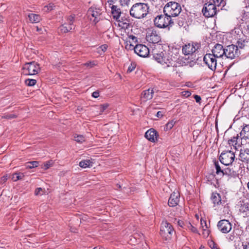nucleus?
I'll return each instance as SVG.
<instances>
[{"instance_id":"obj_1","label":"nucleus","mask_w":249,"mask_h":249,"mask_svg":"<svg viewBox=\"0 0 249 249\" xmlns=\"http://www.w3.org/2000/svg\"><path fill=\"white\" fill-rule=\"evenodd\" d=\"M149 7L144 3L139 2L134 4L130 9V15L133 18L141 19L146 16Z\"/></svg>"},{"instance_id":"obj_2","label":"nucleus","mask_w":249,"mask_h":249,"mask_svg":"<svg viewBox=\"0 0 249 249\" xmlns=\"http://www.w3.org/2000/svg\"><path fill=\"white\" fill-rule=\"evenodd\" d=\"M152 52L154 59L162 65H166L167 67H169L174 61L172 55L170 53H167L162 52L159 53L156 49H153Z\"/></svg>"},{"instance_id":"obj_3","label":"nucleus","mask_w":249,"mask_h":249,"mask_svg":"<svg viewBox=\"0 0 249 249\" xmlns=\"http://www.w3.org/2000/svg\"><path fill=\"white\" fill-rule=\"evenodd\" d=\"M181 11L180 5L175 1L167 2L164 7L163 12L164 14L170 18L178 16Z\"/></svg>"},{"instance_id":"obj_4","label":"nucleus","mask_w":249,"mask_h":249,"mask_svg":"<svg viewBox=\"0 0 249 249\" xmlns=\"http://www.w3.org/2000/svg\"><path fill=\"white\" fill-rule=\"evenodd\" d=\"M155 25L159 28H164L173 24L171 18L164 14L158 16L154 19Z\"/></svg>"},{"instance_id":"obj_5","label":"nucleus","mask_w":249,"mask_h":249,"mask_svg":"<svg viewBox=\"0 0 249 249\" xmlns=\"http://www.w3.org/2000/svg\"><path fill=\"white\" fill-rule=\"evenodd\" d=\"M233 150H227L222 152L219 160L220 162L225 165H229L232 163L235 158V155Z\"/></svg>"},{"instance_id":"obj_6","label":"nucleus","mask_w":249,"mask_h":249,"mask_svg":"<svg viewBox=\"0 0 249 249\" xmlns=\"http://www.w3.org/2000/svg\"><path fill=\"white\" fill-rule=\"evenodd\" d=\"M23 70L25 74L32 75L37 74L40 70V67L37 63L32 62L25 64Z\"/></svg>"},{"instance_id":"obj_7","label":"nucleus","mask_w":249,"mask_h":249,"mask_svg":"<svg viewBox=\"0 0 249 249\" xmlns=\"http://www.w3.org/2000/svg\"><path fill=\"white\" fill-rule=\"evenodd\" d=\"M200 48V44L197 42H191L185 44L182 47L183 53L185 55H190L196 53Z\"/></svg>"},{"instance_id":"obj_8","label":"nucleus","mask_w":249,"mask_h":249,"mask_svg":"<svg viewBox=\"0 0 249 249\" xmlns=\"http://www.w3.org/2000/svg\"><path fill=\"white\" fill-rule=\"evenodd\" d=\"M172 225L167 221H163L161 225L160 234L166 240L170 239L173 233Z\"/></svg>"},{"instance_id":"obj_9","label":"nucleus","mask_w":249,"mask_h":249,"mask_svg":"<svg viewBox=\"0 0 249 249\" xmlns=\"http://www.w3.org/2000/svg\"><path fill=\"white\" fill-rule=\"evenodd\" d=\"M216 58L212 53L206 54L203 58V61L208 68L213 71L216 70L217 60Z\"/></svg>"},{"instance_id":"obj_10","label":"nucleus","mask_w":249,"mask_h":249,"mask_svg":"<svg viewBox=\"0 0 249 249\" xmlns=\"http://www.w3.org/2000/svg\"><path fill=\"white\" fill-rule=\"evenodd\" d=\"M216 6L214 3H205L202 10L203 15L207 18L214 16L216 13Z\"/></svg>"},{"instance_id":"obj_11","label":"nucleus","mask_w":249,"mask_h":249,"mask_svg":"<svg viewBox=\"0 0 249 249\" xmlns=\"http://www.w3.org/2000/svg\"><path fill=\"white\" fill-rule=\"evenodd\" d=\"M227 58L232 59L238 55L237 46L234 45L227 46L225 48L224 54Z\"/></svg>"},{"instance_id":"obj_12","label":"nucleus","mask_w":249,"mask_h":249,"mask_svg":"<svg viewBox=\"0 0 249 249\" xmlns=\"http://www.w3.org/2000/svg\"><path fill=\"white\" fill-rule=\"evenodd\" d=\"M74 19V15H71L67 18V23L62 25L59 29L62 33H66L74 29V25L73 22Z\"/></svg>"},{"instance_id":"obj_13","label":"nucleus","mask_w":249,"mask_h":249,"mask_svg":"<svg viewBox=\"0 0 249 249\" xmlns=\"http://www.w3.org/2000/svg\"><path fill=\"white\" fill-rule=\"evenodd\" d=\"M146 39L149 43L156 44L160 40V37L157 31L149 30L147 32Z\"/></svg>"},{"instance_id":"obj_14","label":"nucleus","mask_w":249,"mask_h":249,"mask_svg":"<svg viewBox=\"0 0 249 249\" xmlns=\"http://www.w3.org/2000/svg\"><path fill=\"white\" fill-rule=\"evenodd\" d=\"M217 228L222 233H227L231 230V224L228 220H221L218 222Z\"/></svg>"},{"instance_id":"obj_15","label":"nucleus","mask_w":249,"mask_h":249,"mask_svg":"<svg viewBox=\"0 0 249 249\" xmlns=\"http://www.w3.org/2000/svg\"><path fill=\"white\" fill-rule=\"evenodd\" d=\"M133 49L136 53L143 57H146L149 53V49L142 44H136Z\"/></svg>"},{"instance_id":"obj_16","label":"nucleus","mask_w":249,"mask_h":249,"mask_svg":"<svg viewBox=\"0 0 249 249\" xmlns=\"http://www.w3.org/2000/svg\"><path fill=\"white\" fill-rule=\"evenodd\" d=\"M212 53L217 58H220L224 55L225 53V48L222 45L219 44H216L213 49L212 50Z\"/></svg>"},{"instance_id":"obj_17","label":"nucleus","mask_w":249,"mask_h":249,"mask_svg":"<svg viewBox=\"0 0 249 249\" xmlns=\"http://www.w3.org/2000/svg\"><path fill=\"white\" fill-rule=\"evenodd\" d=\"M179 194L178 192H174L168 200V205L170 207L176 206L179 202Z\"/></svg>"},{"instance_id":"obj_18","label":"nucleus","mask_w":249,"mask_h":249,"mask_svg":"<svg viewBox=\"0 0 249 249\" xmlns=\"http://www.w3.org/2000/svg\"><path fill=\"white\" fill-rule=\"evenodd\" d=\"M239 160L245 163L249 162V149H241L240 150Z\"/></svg>"},{"instance_id":"obj_19","label":"nucleus","mask_w":249,"mask_h":249,"mask_svg":"<svg viewBox=\"0 0 249 249\" xmlns=\"http://www.w3.org/2000/svg\"><path fill=\"white\" fill-rule=\"evenodd\" d=\"M145 137L150 142H155L157 139V132L154 129H150L146 132Z\"/></svg>"},{"instance_id":"obj_20","label":"nucleus","mask_w":249,"mask_h":249,"mask_svg":"<svg viewBox=\"0 0 249 249\" xmlns=\"http://www.w3.org/2000/svg\"><path fill=\"white\" fill-rule=\"evenodd\" d=\"M239 136L237 135L236 137H233L232 139L228 141V144L231 146L230 150H237L238 147H240L239 144L238 143L237 140L238 139Z\"/></svg>"},{"instance_id":"obj_21","label":"nucleus","mask_w":249,"mask_h":249,"mask_svg":"<svg viewBox=\"0 0 249 249\" xmlns=\"http://www.w3.org/2000/svg\"><path fill=\"white\" fill-rule=\"evenodd\" d=\"M154 91L153 89H148L143 91L141 95V98L143 101L151 99L153 97Z\"/></svg>"},{"instance_id":"obj_22","label":"nucleus","mask_w":249,"mask_h":249,"mask_svg":"<svg viewBox=\"0 0 249 249\" xmlns=\"http://www.w3.org/2000/svg\"><path fill=\"white\" fill-rule=\"evenodd\" d=\"M211 199L214 205L221 204V198L220 195L217 193H213L211 196Z\"/></svg>"},{"instance_id":"obj_23","label":"nucleus","mask_w":249,"mask_h":249,"mask_svg":"<svg viewBox=\"0 0 249 249\" xmlns=\"http://www.w3.org/2000/svg\"><path fill=\"white\" fill-rule=\"evenodd\" d=\"M241 138L249 139V124L246 125L243 127L240 133Z\"/></svg>"},{"instance_id":"obj_24","label":"nucleus","mask_w":249,"mask_h":249,"mask_svg":"<svg viewBox=\"0 0 249 249\" xmlns=\"http://www.w3.org/2000/svg\"><path fill=\"white\" fill-rule=\"evenodd\" d=\"M79 166L83 168L92 167L93 165V161L92 160H83L79 162Z\"/></svg>"},{"instance_id":"obj_25","label":"nucleus","mask_w":249,"mask_h":249,"mask_svg":"<svg viewBox=\"0 0 249 249\" xmlns=\"http://www.w3.org/2000/svg\"><path fill=\"white\" fill-rule=\"evenodd\" d=\"M88 14L89 15H91L93 17L95 18L94 21L96 23L98 21V19H97L98 17L100 15V13L97 9H93L92 8H89L88 10Z\"/></svg>"},{"instance_id":"obj_26","label":"nucleus","mask_w":249,"mask_h":249,"mask_svg":"<svg viewBox=\"0 0 249 249\" xmlns=\"http://www.w3.org/2000/svg\"><path fill=\"white\" fill-rule=\"evenodd\" d=\"M111 12L114 18H118L120 17L121 11L120 8L117 6L112 5L111 7Z\"/></svg>"},{"instance_id":"obj_27","label":"nucleus","mask_w":249,"mask_h":249,"mask_svg":"<svg viewBox=\"0 0 249 249\" xmlns=\"http://www.w3.org/2000/svg\"><path fill=\"white\" fill-rule=\"evenodd\" d=\"M127 41L129 42V49L131 48V47H133L134 45H136V43H138L137 38L133 35H130L128 36L127 39Z\"/></svg>"},{"instance_id":"obj_28","label":"nucleus","mask_w":249,"mask_h":249,"mask_svg":"<svg viewBox=\"0 0 249 249\" xmlns=\"http://www.w3.org/2000/svg\"><path fill=\"white\" fill-rule=\"evenodd\" d=\"M28 17L32 23L38 22L41 19L40 16L35 14H30L28 15Z\"/></svg>"},{"instance_id":"obj_29","label":"nucleus","mask_w":249,"mask_h":249,"mask_svg":"<svg viewBox=\"0 0 249 249\" xmlns=\"http://www.w3.org/2000/svg\"><path fill=\"white\" fill-rule=\"evenodd\" d=\"M24 177V175L23 173L21 172H17L12 175L11 178L14 181H17L18 180L22 179Z\"/></svg>"},{"instance_id":"obj_30","label":"nucleus","mask_w":249,"mask_h":249,"mask_svg":"<svg viewBox=\"0 0 249 249\" xmlns=\"http://www.w3.org/2000/svg\"><path fill=\"white\" fill-rule=\"evenodd\" d=\"M39 162L37 161H33L28 162L26 164V168L32 169L38 166Z\"/></svg>"},{"instance_id":"obj_31","label":"nucleus","mask_w":249,"mask_h":249,"mask_svg":"<svg viewBox=\"0 0 249 249\" xmlns=\"http://www.w3.org/2000/svg\"><path fill=\"white\" fill-rule=\"evenodd\" d=\"M222 175H228V176H231L234 174V171L231 169L230 167H227L225 169H222Z\"/></svg>"},{"instance_id":"obj_32","label":"nucleus","mask_w":249,"mask_h":249,"mask_svg":"<svg viewBox=\"0 0 249 249\" xmlns=\"http://www.w3.org/2000/svg\"><path fill=\"white\" fill-rule=\"evenodd\" d=\"M149 2L153 6L155 7H159L162 5V0H148Z\"/></svg>"},{"instance_id":"obj_33","label":"nucleus","mask_w":249,"mask_h":249,"mask_svg":"<svg viewBox=\"0 0 249 249\" xmlns=\"http://www.w3.org/2000/svg\"><path fill=\"white\" fill-rule=\"evenodd\" d=\"M175 123L176 121H175L174 120H172L169 122L168 123L166 124L165 126H164V130L167 131L170 130L174 126Z\"/></svg>"},{"instance_id":"obj_34","label":"nucleus","mask_w":249,"mask_h":249,"mask_svg":"<svg viewBox=\"0 0 249 249\" xmlns=\"http://www.w3.org/2000/svg\"><path fill=\"white\" fill-rule=\"evenodd\" d=\"M213 2L217 6H224L226 3V0H213Z\"/></svg>"},{"instance_id":"obj_35","label":"nucleus","mask_w":249,"mask_h":249,"mask_svg":"<svg viewBox=\"0 0 249 249\" xmlns=\"http://www.w3.org/2000/svg\"><path fill=\"white\" fill-rule=\"evenodd\" d=\"M36 83V80L33 79H27L25 81V84L28 86H33L35 85Z\"/></svg>"},{"instance_id":"obj_36","label":"nucleus","mask_w":249,"mask_h":249,"mask_svg":"<svg viewBox=\"0 0 249 249\" xmlns=\"http://www.w3.org/2000/svg\"><path fill=\"white\" fill-rule=\"evenodd\" d=\"M45 193V190L42 188H37L35 192L36 196H42Z\"/></svg>"},{"instance_id":"obj_37","label":"nucleus","mask_w":249,"mask_h":249,"mask_svg":"<svg viewBox=\"0 0 249 249\" xmlns=\"http://www.w3.org/2000/svg\"><path fill=\"white\" fill-rule=\"evenodd\" d=\"M74 140L76 142L79 143H82L85 141L84 137L81 135H77L76 136H74Z\"/></svg>"},{"instance_id":"obj_38","label":"nucleus","mask_w":249,"mask_h":249,"mask_svg":"<svg viewBox=\"0 0 249 249\" xmlns=\"http://www.w3.org/2000/svg\"><path fill=\"white\" fill-rule=\"evenodd\" d=\"M215 167L216 169V173L217 175H220L222 176L223 173L222 169L219 165L218 162H215Z\"/></svg>"},{"instance_id":"obj_39","label":"nucleus","mask_w":249,"mask_h":249,"mask_svg":"<svg viewBox=\"0 0 249 249\" xmlns=\"http://www.w3.org/2000/svg\"><path fill=\"white\" fill-rule=\"evenodd\" d=\"M53 161L52 160L48 161L46 162L43 163L42 165V168L44 170H47L51 167L53 165Z\"/></svg>"},{"instance_id":"obj_40","label":"nucleus","mask_w":249,"mask_h":249,"mask_svg":"<svg viewBox=\"0 0 249 249\" xmlns=\"http://www.w3.org/2000/svg\"><path fill=\"white\" fill-rule=\"evenodd\" d=\"M108 107L109 104L107 103L101 105L100 107V113H104L106 111V110L108 108Z\"/></svg>"},{"instance_id":"obj_41","label":"nucleus","mask_w":249,"mask_h":249,"mask_svg":"<svg viewBox=\"0 0 249 249\" xmlns=\"http://www.w3.org/2000/svg\"><path fill=\"white\" fill-rule=\"evenodd\" d=\"M246 41L245 40H239L237 42V45L235 46H237V48H239L241 49L243 48L246 45Z\"/></svg>"},{"instance_id":"obj_42","label":"nucleus","mask_w":249,"mask_h":249,"mask_svg":"<svg viewBox=\"0 0 249 249\" xmlns=\"http://www.w3.org/2000/svg\"><path fill=\"white\" fill-rule=\"evenodd\" d=\"M54 5L53 3H50L44 7V10L45 11H51L53 9Z\"/></svg>"},{"instance_id":"obj_43","label":"nucleus","mask_w":249,"mask_h":249,"mask_svg":"<svg viewBox=\"0 0 249 249\" xmlns=\"http://www.w3.org/2000/svg\"><path fill=\"white\" fill-rule=\"evenodd\" d=\"M130 0H120V2L122 6H127L129 4Z\"/></svg>"},{"instance_id":"obj_44","label":"nucleus","mask_w":249,"mask_h":249,"mask_svg":"<svg viewBox=\"0 0 249 249\" xmlns=\"http://www.w3.org/2000/svg\"><path fill=\"white\" fill-rule=\"evenodd\" d=\"M186 225L187 228L193 232H196L197 231L196 229L192 226L190 223H187Z\"/></svg>"},{"instance_id":"obj_45","label":"nucleus","mask_w":249,"mask_h":249,"mask_svg":"<svg viewBox=\"0 0 249 249\" xmlns=\"http://www.w3.org/2000/svg\"><path fill=\"white\" fill-rule=\"evenodd\" d=\"M204 223L205 224V226L206 229H204L203 234H204V236L207 237L209 234V231L207 230L208 227H207V225L206 224V222L204 221Z\"/></svg>"},{"instance_id":"obj_46","label":"nucleus","mask_w":249,"mask_h":249,"mask_svg":"<svg viewBox=\"0 0 249 249\" xmlns=\"http://www.w3.org/2000/svg\"><path fill=\"white\" fill-rule=\"evenodd\" d=\"M107 48V45L106 44L103 45L101 46L99 48H98V52L100 53V51H103V52H105Z\"/></svg>"},{"instance_id":"obj_47","label":"nucleus","mask_w":249,"mask_h":249,"mask_svg":"<svg viewBox=\"0 0 249 249\" xmlns=\"http://www.w3.org/2000/svg\"><path fill=\"white\" fill-rule=\"evenodd\" d=\"M119 26L123 28H127L129 26V24L126 22H121L119 23Z\"/></svg>"},{"instance_id":"obj_48","label":"nucleus","mask_w":249,"mask_h":249,"mask_svg":"<svg viewBox=\"0 0 249 249\" xmlns=\"http://www.w3.org/2000/svg\"><path fill=\"white\" fill-rule=\"evenodd\" d=\"M181 94L183 96L188 97L191 95V93L189 91H184L181 92Z\"/></svg>"},{"instance_id":"obj_49","label":"nucleus","mask_w":249,"mask_h":249,"mask_svg":"<svg viewBox=\"0 0 249 249\" xmlns=\"http://www.w3.org/2000/svg\"><path fill=\"white\" fill-rule=\"evenodd\" d=\"M209 245H210V247L212 249H219L217 248L216 245L214 243H213V242H211L209 243Z\"/></svg>"},{"instance_id":"obj_50","label":"nucleus","mask_w":249,"mask_h":249,"mask_svg":"<svg viewBox=\"0 0 249 249\" xmlns=\"http://www.w3.org/2000/svg\"><path fill=\"white\" fill-rule=\"evenodd\" d=\"M92 96L95 98H96L99 96V92L98 91H95L92 94Z\"/></svg>"},{"instance_id":"obj_51","label":"nucleus","mask_w":249,"mask_h":249,"mask_svg":"<svg viewBox=\"0 0 249 249\" xmlns=\"http://www.w3.org/2000/svg\"><path fill=\"white\" fill-rule=\"evenodd\" d=\"M177 222H178V225L181 227L183 228L184 226H185V224H184V222L182 220H178Z\"/></svg>"},{"instance_id":"obj_52","label":"nucleus","mask_w":249,"mask_h":249,"mask_svg":"<svg viewBox=\"0 0 249 249\" xmlns=\"http://www.w3.org/2000/svg\"><path fill=\"white\" fill-rule=\"evenodd\" d=\"M194 98L196 100V101L197 102V103H199L200 102V100H201V97L200 96L197 95H195L194 96Z\"/></svg>"},{"instance_id":"obj_53","label":"nucleus","mask_w":249,"mask_h":249,"mask_svg":"<svg viewBox=\"0 0 249 249\" xmlns=\"http://www.w3.org/2000/svg\"><path fill=\"white\" fill-rule=\"evenodd\" d=\"M84 65L91 68V67H92L94 65V64L93 63V62H89V63L84 64Z\"/></svg>"},{"instance_id":"obj_54","label":"nucleus","mask_w":249,"mask_h":249,"mask_svg":"<svg viewBox=\"0 0 249 249\" xmlns=\"http://www.w3.org/2000/svg\"><path fill=\"white\" fill-rule=\"evenodd\" d=\"M135 68V67L131 64V66L128 67L127 72H131L134 70Z\"/></svg>"},{"instance_id":"obj_55","label":"nucleus","mask_w":249,"mask_h":249,"mask_svg":"<svg viewBox=\"0 0 249 249\" xmlns=\"http://www.w3.org/2000/svg\"><path fill=\"white\" fill-rule=\"evenodd\" d=\"M204 221H205L201 220V225L203 231L204 230V229H206Z\"/></svg>"},{"instance_id":"obj_56","label":"nucleus","mask_w":249,"mask_h":249,"mask_svg":"<svg viewBox=\"0 0 249 249\" xmlns=\"http://www.w3.org/2000/svg\"><path fill=\"white\" fill-rule=\"evenodd\" d=\"M156 116L158 118H160V117H161L162 116V114L161 113V112L160 111H158L157 113V114H156Z\"/></svg>"},{"instance_id":"obj_57","label":"nucleus","mask_w":249,"mask_h":249,"mask_svg":"<svg viewBox=\"0 0 249 249\" xmlns=\"http://www.w3.org/2000/svg\"><path fill=\"white\" fill-rule=\"evenodd\" d=\"M1 180L2 181H3V182H5L7 180V176H3L2 178H1Z\"/></svg>"},{"instance_id":"obj_58","label":"nucleus","mask_w":249,"mask_h":249,"mask_svg":"<svg viewBox=\"0 0 249 249\" xmlns=\"http://www.w3.org/2000/svg\"><path fill=\"white\" fill-rule=\"evenodd\" d=\"M107 2L109 3V5H111L113 3V0H107Z\"/></svg>"},{"instance_id":"obj_59","label":"nucleus","mask_w":249,"mask_h":249,"mask_svg":"<svg viewBox=\"0 0 249 249\" xmlns=\"http://www.w3.org/2000/svg\"><path fill=\"white\" fill-rule=\"evenodd\" d=\"M244 249H249V245H246L244 246Z\"/></svg>"},{"instance_id":"obj_60","label":"nucleus","mask_w":249,"mask_h":249,"mask_svg":"<svg viewBox=\"0 0 249 249\" xmlns=\"http://www.w3.org/2000/svg\"><path fill=\"white\" fill-rule=\"evenodd\" d=\"M3 19V18L2 16L0 15V22L2 21Z\"/></svg>"},{"instance_id":"obj_61","label":"nucleus","mask_w":249,"mask_h":249,"mask_svg":"<svg viewBox=\"0 0 249 249\" xmlns=\"http://www.w3.org/2000/svg\"><path fill=\"white\" fill-rule=\"evenodd\" d=\"M126 47V48H127V49H129V45H128V44L126 45V47Z\"/></svg>"},{"instance_id":"obj_62","label":"nucleus","mask_w":249,"mask_h":249,"mask_svg":"<svg viewBox=\"0 0 249 249\" xmlns=\"http://www.w3.org/2000/svg\"><path fill=\"white\" fill-rule=\"evenodd\" d=\"M247 29H248V31H249V25H248V26H247Z\"/></svg>"},{"instance_id":"obj_63","label":"nucleus","mask_w":249,"mask_h":249,"mask_svg":"<svg viewBox=\"0 0 249 249\" xmlns=\"http://www.w3.org/2000/svg\"><path fill=\"white\" fill-rule=\"evenodd\" d=\"M9 117V118H13V117H14V116L10 115Z\"/></svg>"},{"instance_id":"obj_64","label":"nucleus","mask_w":249,"mask_h":249,"mask_svg":"<svg viewBox=\"0 0 249 249\" xmlns=\"http://www.w3.org/2000/svg\"><path fill=\"white\" fill-rule=\"evenodd\" d=\"M248 188L249 189V182L248 183Z\"/></svg>"}]
</instances>
